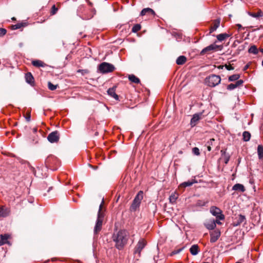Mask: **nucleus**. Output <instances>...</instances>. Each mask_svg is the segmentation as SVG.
I'll use <instances>...</instances> for the list:
<instances>
[{
	"label": "nucleus",
	"instance_id": "1",
	"mask_svg": "<svg viewBox=\"0 0 263 263\" xmlns=\"http://www.w3.org/2000/svg\"><path fill=\"white\" fill-rule=\"evenodd\" d=\"M129 233L125 230H121L112 236L113 241L115 242L116 248L121 250L123 249L128 240Z\"/></svg>",
	"mask_w": 263,
	"mask_h": 263
},
{
	"label": "nucleus",
	"instance_id": "2",
	"mask_svg": "<svg viewBox=\"0 0 263 263\" xmlns=\"http://www.w3.org/2000/svg\"><path fill=\"white\" fill-rule=\"evenodd\" d=\"M104 204V199H102V202L99 206V211L98 212L97 219L94 228L93 233L95 236H97L101 231L102 228L103 221L104 219V213L102 212V207Z\"/></svg>",
	"mask_w": 263,
	"mask_h": 263
},
{
	"label": "nucleus",
	"instance_id": "3",
	"mask_svg": "<svg viewBox=\"0 0 263 263\" xmlns=\"http://www.w3.org/2000/svg\"><path fill=\"white\" fill-rule=\"evenodd\" d=\"M221 82L220 76L216 74H211L205 79V84L211 87H215Z\"/></svg>",
	"mask_w": 263,
	"mask_h": 263
},
{
	"label": "nucleus",
	"instance_id": "4",
	"mask_svg": "<svg viewBox=\"0 0 263 263\" xmlns=\"http://www.w3.org/2000/svg\"><path fill=\"white\" fill-rule=\"evenodd\" d=\"M114 66L110 63L103 62L99 65L98 70L101 73H106L111 72L115 70Z\"/></svg>",
	"mask_w": 263,
	"mask_h": 263
},
{
	"label": "nucleus",
	"instance_id": "5",
	"mask_svg": "<svg viewBox=\"0 0 263 263\" xmlns=\"http://www.w3.org/2000/svg\"><path fill=\"white\" fill-rule=\"evenodd\" d=\"M143 191H140L138 192V193L137 194L133 201V203L130 206V210L136 211V209L140 206L141 200L143 198Z\"/></svg>",
	"mask_w": 263,
	"mask_h": 263
},
{
	"label": "nucleus",
	"instance_id": "6",
	"mask_svg": "<svg viewBox=\"0 0 263 263\" xmlns=\"http://www.w3.org/2000/svg\"><path fill=\"white\" fill-rule=\"evenodd\" d=\"M210 212L216 217V219L219 220H223L224 219V216L222 214L221 210L216 206H212L210 209Z\"/></svg>",
	"mask_w": 263,
	"mask_h": 263
},
{
	"label": "nucleus",
	"instance_id": "7",
	"mask_svg": "<svg viewBox=\"0 0 263 263\" xmlns=\"http://www.w3.org/2000/svg\"><path fill=\"white\" fill-rule=\"evenodd\" d=\"M146 245V241L143 238L140 239L138 242L136 246L134 249V253L138 254L140 256L141 254V252L144 249Z\"/></svg>",
	"mask_w": 263,
	"mask_h": 263
},
{
	"label": "nucleus",
	"instance_id": "8",
	"mask_svg": "<svg viewBox=\"0 0 263 263\" xmlns=\"http://www.w3.org/2000/svg\"><path fill=\"white\" fill-rule=\"evenodd\" d=\"M60 138V135L58 131H54L50 133L48 137V140L51 143H55L58 142Z\"/></svg>",
	"mask_w": 263,
	"mask_h": 263
},
{
	"label": "nucleus",
	"instance_id": "9",
	"mask_svg": "<svg viewBox=\"0 0 263 263\" xmlns=\"http://www.w3.org/2000/svg\"><path fill=\"white\" fill-rule=\"evenodd\" d=\"M220 46L217 45H215L214 44H211L205 48H203L200 54L201 55H204V54L213 50H217Z\"/></svg>",
	"mask_w": 263,
	"mask_h": 263
},
{
	"label": "nucleus",
	"instance_id": "10",
	"mask_svg": "<svg viewBox=\"0 0 263 263\" xmlns=\"http://www.w3.org/2000/svg\"><path fill=\"white\" fill-rule=\"evenodd\" d=\"M85 7L83 5L80 6L77 10V13L78 15L83 19L87 20L91 18L93 15L90 16H86L85 13Z\"/></svg>",
	"mask_w": 263,
	"mask_h": 263
},
{
	"label": "nucleus",
	"instance_id": "11",
	"mask_svg": "<svg viewBox=\"0 0 263 263\" xmlns=\"http://www.w3.org/2000/svg\"><path fill=\"white\" fill-rule=\"evenodd\" d=\"M220 236V232L219 230H215L210 233V242L214 243L216 242Z\"/></svg>",
	"mask_w": 263,
	"mask_h": 263
},
{
	"label": "nucleus",
	"instance_id": "12",
	"mask_svg": "<svg viewBox=\"0 0 263 263\" xmlns=\"http://www.w3.org/2000/svg\"><path fill=\"white\" fill-rule=\"evenodd\" d=\"M220 24V19L218 18L213 21L210 29V34L216 30Z\"/></svg>",
	"mask_w": 263,
	"mask_h": 263
},
{
	"label": "nucleus",
	"instance_id": "13",
	"mask_svg": "<svg viewBox=\"0 0 263 263\" xmlns=\"http://www.w3.org/2000/svg\"><path fill=\"white\" fill-rule=\"evenodd\" d=\"M204 224L208 230H213L216 227L215 221L214 219L208 220Z\"/></svg>",
	"mask_w": 263,
	"mask_h": 263
},
{
	"label": "nucleus",
	"instance_id": "14",
	"mask_svg": "<svg viewBox=\"0 0 263 263\" xmlns=\"http://www.w3.org/2000/svg\"><path fill=\"white\" fill-rule=\"evenodd\" d=\"M243 83V81L242 80H239L236 81V82L235 84L231 83L227 86V89L229 90H232L236 88L239 87L240 86L242 85V84Z\"/></svg>",
	"mask_w": 263,
	"mask_h": 263
},
{
	"label": "nucleus",
	"instance_id": "15",
	"mask_svg": "<svg viewBox=\"0 0 263 263\" xmlns=\"http://www.w3.org/2000/svg\"><path fill=\"white\" fill-rule=\"evenodd\" d=\"M9 209L5 206H0V217H7L9 215Z\"/></svg>",
	"mask_w": 263,
	"mask_h": 263
},
{
	"label": "nucleus",
	"instance_id": "16",
	"mask_svg": "<svg viewBox=\"0 0 263 263\" xmlns=\"http://www.w3.org/2000/svg\"><path fill=\"white\" fill-rule=\"evenodd\" d=\"M116 86L109 88L107 93L108 95L114 98L116 100H119V96L116 93Z\"/></svg>",
	"mask_w": 263,
	"mask_h": 263
},
{
	"label": "nucleus",
	"instance_id": "17",
	"mask_svg": "<svg viewBox=\"0 0 263 263\" xmlns=\"http://www.w3.org/2000/svg\"><path fill=\"white\" fill-rule=\"evenodd\" d=\"M202 114H196L193 115L191 120V125L192 126H194L196 125L197 122L201 119Z\"/></svg>",
	"mask_w": 263,
	"mask_h": 263
},
{
	"label": "nucleus",
	"instance_id": "18",
	"mask_svg": "<svg viewBox=\"0 0 263 263\" xmlns=\"http://www.w3.org/2000/svg\"><path fill=\"white\" fill-rule=\"evenodd\" d=\"M232 190L236 192L241 193H243L246 191L245 186L242 184L239 183H237L234 185L232 187Z\"/></svg>",
	"mask_w": 263,
	"mask_h": 263
},
{
	"label": "nucleus",
	"instance_id": "19",
	"mask_svg": "<svg viewBox=\"0 0 263 263\" xmlns=\"http://www.w3.org/2000/svg\"><path fill=\"white\" fill-rule=\"evenodd\" d=\"M146 14H151L152 15L154 16L155 15V11L151 8H146L143 9L140 13V15L141 16H143L146 15Z\"/></svg>",
	"mask_w": 263,
	"mask_h": 263
},
{
	"label": "nucleus",
	"instance_id": "20",
	"mask_svg": "<svg viewBox=\"0 0 263 263\" xmlns=\"http://www.w3.org/2000/svg\"><path fill=\"white\" fill-rule=\"evenodd\" d=\"M231 35H232L231 33H230V34L226 33H221V34L217 35L216 38L219 42H222V41H224L227 38L229 37Z\"/></svg>",
	"mask_w": 263,
	"mask_h": 263
},
{
	"label": "nucleus",
	"instance_id": "21",
	"mask_svg": "<svg viewBox=\"0 0 263 263\" xmlns=\"http://www.w3.org/2000/svg\"><path fill=\"white\" fill-rule=\"evenodd\" d=\"M25 79L26 82L31 85L34 83V78L30 72H28L26 74Z\"/></svg>",
	"mask_w": 263,
	"mask_h": 263
},
{
	"label": "nucleus",
	"instance_id": "22",
	"mask_svg": "<svg viewBox=\"0 0 263 263\" xmlns=\"http://www.w3.org/2000/svg\"><path fill=\"white\" fill-rule=\"evenodd\" d=\"M196 181L195 180L192 181H187L181 183L179 186V188H185L187 186L192 185L194 183H196Z\"/></svg>",
	"mask_w": 263,
	"mask_h": 263
},
{
	"label": "nucleus",
	"instance_id": "23",
	"mask_svg": "<svg viewBox=\"0 0 263 263\" xmlns=\"http://www.w3.org/2000/svg\"><path fill=\"white\" fill-rule=\"evenodd\" d=\"M32 64L36 67H44L45 66V64L41 60H34L32 61Z\"/></svg>",
	"mask_w": 263,
	"mask_h": 263
},
{
	"label": "nucleus",
	"instance_id": "24",
	"mask_svg": "<svg viewBox=\"0 0 263 263\" xmlns=\"http://www.w3.org/2000/svg\"><path fill=\"white\" fill-rule=\"evenodd\" d=\"M190 251L193 255H196L199 252V248L198 245H193L190 249Z\"/></svg>",
	"mask_w": 263,
	"mask_h": 263
},
{
	"label": "nucleus",
	"instance_id": "25",
	"mask_svg": "<svg viewBox=\"0 0 263 263\" xmlns=\"http://www.w3.org/2000/svg\"><path fill=\"white\" fill-rule=\"evenodd\" d=\"M186 61V58L184 55L179 56L176 60V64L179 65H183Z\"/></svg>",
	"mask_w": 263,
	"mask_h": 263
},
{
	"label": "nucleus",
	"instance_id": "26",
	"mask_svg": "<svg viewBox=\"0 0 263 263\" xmlns=\"http://www.w3.org/2000/svg\"><path fill=\"white\" fill-rule=\"evenodd\" d=\"M128 78L129 80L131 81L132 83L135 84H139L140 82V79L134 74L128 75Z\"/></svg>",
	"mask_w": 263,
	"mask_h": 263
},
{
	"label": "nucleus",
	"instance_id": "27",
	"mask_svg": "<svg viewBox=\"0 0 263 263\" xmlns=\"http://www.w3.org/2000/svg\"><path fill=\"white\" fill-rule=\"evenodd\" d=\"M178 197H179V195L176 192H174V193H172L169 198L170 202L172 203H175L176 201V200L178 199Z\"/></svg>",
	"mask_w": 263,
	"mask_h": 263
},
{
	"label": "nucleus",
	"instance_id": "28",
	"mask_svg": "<svg viewBox=\"0 0 263 263\" xmlns=\"http://www.w3.org/2000/svg\"><path fill=\"white\" fill-rule=\"evenodd\" d=\"M257 154L259 159H262L263 158V146L262 145H258Z\"/></svg>",
	"mask_w": 263,
	"mask_h": 263
},
{
	"label": "nucleus",
	"instance_id": "29",
	"mask_svg": "<svg viewBox=\"0 0 263 263\" xmlns=\"http://www.w3.org/2000/svg\"><path fill=\"white\" fill-rule=\"evenodd\" d=\"M243 140L244 141H249L251 138V134L247 131H245L242 134Z\"/></svg>",
	"mask_w": 263,
	"mask_h": 263
},
{
	"label": "nucleus",
	"instance_id": "30",
	"mask_svg": "<svg viewBox=\"0 0 263 263\" xmlns=\"http://www.w3.org/2000/svg\"><path fill=\"white\" fill-rule=\"evenodd\" d=\"M248 52L250 53H253L254 54H256L258 53V50L257 47L255 45H252L249 49Z\"/></svg>",
	"mask_w": 263,
	"mask_h": 263
},
{
	"label": "nucleus",
	"instance_id": "31",
	"mask_svg": "<svg viewBox=\"0 0 263 263\" xmlns=\"http://www.w3.org/2000/svg\"><path fill=\"white\" fill-rule=\"evenodd\" d=\"M249 14L252 17L255 18H258L262 16V12L261 11H259L257 12H249Z\"/></svg>",
	"mask_w": 263,
	"mask_h": 263
},
{
	"label": "nucleus",
	"instance_id": "32",
	"mask_svg": "<svg viewBox=\"0 0 263 263\" xmlns=\"http://www.w3.org/2000/svg\"><path fill=\"white\" fill-rule=\"evenodd\" d=\"M9 237L10 235H9L8 234L1 235V239L2 241L5 242V244L8 243V239L9 238Z\"/></svg>",
	"mask_w": 263,
	"mask_h": 263
},
{
	"label": "nucleus",
	"instance_id": "33",
	"mask_svg": "<svg viewBox=\"0 0 263 263\" xmlns=\"http://www.w3.org/2000/svg\"><path fill=\"white\" fill-rule=\"evenodd\" d=\"M26 24L25 23H18L17 24L12 25L11 28H12V29H13V30H16L18 29H20L22 27L25 26Z\"/></svg>",
	"mask_w": 263,
	"mask_h": 263
},
{
	"label": "nucleus",
	"instance_id": "34",
	"mask_svg": "<svg viewBox=\"0 0 263 263\" xmlns=\"http://www.w3.org/2000/svg\"><path fill=\"white\" fill-rule=\"evenodd\" d=\"M240 78V76L239 74H233L232 76H230L229 77V81H236L239 79V78Z\"/></svg>",
	"mask_w": 263,
	"mask_h": 263
},
{
	"label": "nucleus",
	"instance_id": "35",
	"mask_svg": "<svg viewBox=\"0 0 263 263\" xmlns=\"http://www.w3.org/2000/svg\"><path fill=\"white\" fill-rule=\"evenodd\" d=\"M245 220H246V217L245 216L242 215H239L238 217L237 223L236 225H238V224L242 223V222H243L245 221Z\"/></svg>",
	"mask_w": 263,
	"mask_h": 263
},
{
	"label": "nucleus",
	"instance_id": "36",
	"mask_svg": "<svg viewBox=\"0 0 263 263\" xmlns=\"http://www.w3.org/2000/svg\"><path fill=\"white\" fill-rule=\"evenodd\" d=\"M140 29L141 25L140 24H137L133 27L132 31L133 32H137L139 31Z\"/></svg>",
	"mask_w": 263,
	"mask_h": 263
},
{
	"label": "nucleus",
	"instance_id": "37",
	"mask_svg": "<svg viewBox=\"0 0 263 263\" xmlns=\"http://www.w3.org/2000/svg\"><path fill=\"white\" fill-rule=\"evenodd\" d=\"M48 87L50 90H54L57 88L58 85H54L51 82H49L48 83Z\"/></svg>",
	"mask_w": 263,
	"mask_h": 263
},
{
	"label": "nucleus",
	"instance_id": "38",
	"mask_svg": "<svg viewBox=\"0 0 263 263\" xmlns=\"http://www.w3.org/2000/svg\"><path fill=\"white\" fill-rule=\"evenodd\" d=\"M207 203V201L199 200L196 202V205L198 206H205Z\"/></svg>",
	"mask_w": 263,
	"mask_h": 263
},
{
	"label": "nucleus",
	"instance_id": "39",
	"mask_svg": "<svg viewBox=\"0 0 263 263\" xmlns=\"http://www.w3.org/2000/svg\"><path fill=\"white\" fill-rule=\"evenodd\" d=\"M192 153L196 156H199L200 154L199 149L196 147L193 148Z\"/></svg>",
	"mask_w": 263,
	"mask_h": 263
},
{
	"label": "nucleus",
	"instance_id": "40",
	"mask_svg": "<svg viewBox=\"0 0 263 263\" xmlns=\"http://www.w3.org/2000/svg\"><path fill=\"white\" fill-rule=\"evenodd\" d=\"M58 10V9L55 7V6L54 5H53L51 8V14L54 15L57 12Z\"/></svg>",
	"mask_w": 263,
	"mask_h": 263
},
{
	"label": "nucleus",
	"instance_id": "41",
	"mask_svg": "<svg viewBox=\"0 0 263 263\" xmlns=\"http://www.w3.org/2000/svg\"><path fill=\"white\" fill-rule=\"evenodd\" d=\"M223 157H224V163H225V164H227L230 160V155H229V154L225 155V156H224Z\"/></svg>",
	"mask_w": 263,
	"mask_h": 263
},
{
	"label": "nucleus",
	"instance_id": "42",
	"mask_svg": "<svg viewBox=\"0 0 263 263\" xmlns=\"http://www.w3.org/2000/svg\"><path fill=\"white\" fill-rule=\"evenodd\" d=\"M7 31L4 28H0V35L3 36L6 34Z\"/></svg>",
	"mask_w": 263,
	"mask_h": 263
},
{
	"label": "nucleus",
	"instance_id": "43",
	"mask_svg": "<svg viewBox=\"0 0 263 263\" xmlns=\"http://www.w3.org/2000/svg\"><path fill=\"white\" fill-rule=\"evenodd\" d=\"M184 248H182L181 249H177V250H174L173 252H172V254H178L179 253H180L183 249Z\"/></svg>",
	"mask_w": 263,
	"mask_h": 263
},
{
	"label": "nucleus",
	"instance_id": "44",
	"mask_svg": "<svg viewBox=\"0 0 263 263\" xmlns=\"http://www.w3.org/2000/svg\"><path fill=\"white\" fill-rule=\"evenodd\" d=\"M215 141V139L214 138H211L209 141H208L207 144L210 145H213V142Z\"/></svg>",
	"mask_w": 263,
	"mask_h": 263
},
{
	"label": "nucleus",
	"instance_id": "45",
	"mask_svg": "<svg viewBox=\"0 0 263 263\" xmlns=\"http://www.w3.org/2000/svg\"><path fill=\"white\" fill-rule=\"evenodd\" d=\"M220 153L221 154V155L223 156H225V155H228V154L226 153V150L222 149V150L220 151Z\"/></svg>",
	"mask_w": 263,
	"mask_h": 263
},
{
	"label": "nucleus",
	"instance_id": "46",
	"mask_svg": "<svg viewBox=\"0 0 263 263\" xmlns=\"http://www.w3.org/2000/svg\"><path fill=\"white\" fill-rule=\"evenodd\" d=\"M226 67L229 70L233 69V67L231 65H226Z\"/></svg>",
	"mask_w": 263,
	"mask_h": 263
},
{
	"label": "nucleus",
	"instance_id": "47",
	"mask_svg": "<svg viewBox=\"0 0 263 263\" xmlns=\"http://www.w3.org/2000/svg\"><path fill=\"white\" fill-rule=\"evenodd\" d=\"M236 26L238 27V31H239L241 29H243V28L242 27V26L239 24H237L236 25Z\"/></svg>",
	"mask_w": 263,
	"mask_h": 263
},
{
	"label": "nucleus",
	"instance_id": "48",
	"mask_svg": "<svg viewBox=\"0 0 263 263\" xmlns=\"http://www.w3.org/2000/svg\"><path fill=\"white\" fill-rule=\"evenodd\" d=\"M30 118H31V116L30 114L27 115V116L26 117V119L27 121H30Z\"/></svg>",
	"mask_w": 263,
	"mask_h": 263
},
{
	"label": "nucleus",
	"instance_id": "49",
	"mask_svg": "<svg viewBox=\"0 0 263 263\" xmlns=\"http://www.w3.org/2000/svg\"><path fill=\"white\" fill-rule=\"evenodd\" d=\"M220 220L218 219H217L216 220H215V224L217 223L218 224H221V222L219 221Z\"/></svg>",
	"mask_w": 263,
	"mask_h": 263
},
{
	"label": "nucleus",
	"instance_id": "50",
	"mask_svg": "<svg viewBox=\"0 0 263 263\" xmlns=\"http://www.w3.org/2000/svg\"><path fill=\"white\" fill-rule=\"evenodd\" d=\"M207 149L208 151H211L212 149L211 145L208 144Z\"/></svg>",
	"mask_w": 263,
	"mask_h": 263
},
{
	"label": "nucleus",
	"instance_id": "51",
	"mask_svg": "<svg viewBox=\"0 0 263 263\" xmlns=\"http://www.w3.org/2000/svg\"><path fill=\"white\" fill-rule=\"evenodd\" d=\"M4 244H5V242L2 241L1 240V239H0V246L3 245Z\"/></svg>",
	"mask_w": 263,
	"mask_h": 263
},
{
	"label": "nucleus",
	"instance_id": "52",
	"mask_svg": "<svg viewBox=\"0 0 263 263\" xmlns=\"http://www.w3.org/2000/svg\"><path fill=\"white\" fill-rule=\"evenodd\" d=\"M33 132H34V133L36 132V131H37V128H34L33 129Z\"/></svg>",
	"mask_w": 263,
	"mask_h": 263
},
{
	"label": "nucleus",
	"instance_id": "53",
	"mask_svg": "<svg viewBox=\"0 0 263 263\" xmlns=\"http://www.w3.org/2000/svg\"><path fill=\"white\" fill-rule=\"evenodd\" d=\"M248 68V65L246 66L245 67V70L247 69Z\"/></svg>",
	"mask_w": 263,
	"mask_h": 263
},
{
	"label": "nucleus",
	"instance_id": "54",
	"mask_svg": "<svg viewBox=\"0 0 263 263\" xmlns=\"http://www.w3.org/2000/svg\"><path fill=\"white\" fill-rule=\"evenodd\" d=\"M260 52H261L262 53H263V48H261L260 49Z\"/></svg>",
	"mask_w": 263,
	"mask_h": 263
},
{
	"label": "nucleus",
	"instance_id": "55",
	"mask_svg": "<svg viewBox=\"0 0 263 263\" xmlns=\"http://www.w3.org/2000/svg\"><path fill=\"white\" fill-rule=\"evenodd\" d=\"M89 5L90 6H91V5H92V3H90V2H89Z\"/></svg>",
	"mask_w": 263,
	"mask_h": 263
},
{
	"label": "nucleus",
	"instance_id": "56",
	"mask_svg": "<svg viewBox=\"0 0 263 263\" xmlns=\"http://www.w3.org/2000/svg\"><path fill=\"white\" fill-rule=\"evenodd\" d=\"M12 20H15V18L13 17L12 18Z\"/></svg>",
	"mask_w": 263,
	"mask_h": 263
},
{
	"label": "nucleus",
	"instance_id": "57",
	"mask_svg": "<svg viewBox=\"0 0 263 263\" xmlns=\"http://www.w3.org/2000/svg\"><path fill=\"white\" fill-rule=\"evenodd\" d=\"M261 65L263 66V60L262 61Z\"/></svg>",
	"mask_w": 263,
	"mask_h": 263
},
{
	"label": "nucleus",
	"instance_id": "58",
	"mask_svg": "<svg viewBox=\"0 0 263 263\" xmlns=\"http://www.w3.org/2000/svg\"><path fill=\"white\" fill-rule=\"evenodd\" d=\"M236 263H241V262H236Z\"/></svg>",
	"mask_w": 263,
	"mask_h": 263
},
{
	"label": "nucleus",
	"instance_id": "59",
	"mask_svg": "<svg viewBox=\"0 0 263 263\" xmlns=\"http://www.w3.org/2000/svg\"><path fill=\"white\" fill-rule=\"evenodd\" d=\"M203 263H209V262H203Z\"/></svg>",
	"mask_w": 263,
	"mask_h": 263
}]
</instances>
